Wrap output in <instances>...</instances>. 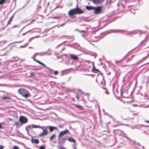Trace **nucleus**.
Listing matches in <instances>:
<instances>
[{
  "instance_id": "1",
  "label": "nucleus",
  "mask_w": 149,
  "mask_h": 149,
  "mask_svg": "<svg viewBox=\"0 0 149 149\" xmlns=\"http://www.w3.org/2000/svg\"><path fill=\"white\" fill-rule=\"evenodd\" d=\"M78 6H77V8L72 9L70 10L68 13V14L70 16H71L75 14H80L83 13L84 11L81 9L78 8Z\"/></svg>"
},
{
  "instance_id": "2",
  "label": "nucleus",
  "mask_w": 149,
  "mask_h": 149,
  "mask_svg": "<svg viewBox=\"0 0 149 149\" xmlns=\"http://www.w3.org/2000/svg\"><path fill=\"white\" fill-rule=\"evenodd\" d=\"M18 92L23 97L25 98H27L29 96H31V95L29 92L24 88L19 89Z\"/></svg>"
},
{
  "instance_id": "3",
  "label": "nucleus",
  "mask_w": 149,
  "mask_h": 149,
  "mask_svg": "<svg viewBox=\"0 0 149 149\" xmlns=\"http://www.w3.org/2000/svg\"><path fill=\"white\" fill-rule=\"evenodd\" d=\"M19 121L21 124H23L27 122L28 119L26 117L21 116L19 117Z\"/></svg>"
},
{
  "instance_id": "4",
  "label": "nucleus",
  "mask_w": 149,
  "mask_h": 149,
  "mask_svg": "<svg viewBox=\"0 0 149 149\" xmlns=\"http://www.w3.org/2000/svg\"><path fill=\"white\" fill-rule=\"evenodd\" d=\"M93 10H94V13L95 14H99L102 10L101 6L94 7Z\"/></svg>"
},
{
  "instance_id": "5",
  "label": "nucleus",
  "mask_w": 149,
  "mask_h": 149,
  "mask_svg": "<svg viewBox=\"0 0 149 149\" xmlns=\"http://www.w3.org/2000/svg\"><path fill=\"white\" fill-rule=\"evenodd\" d=\"M69 133V130H66L64 131H61L58 134V138L60 139L63 135L68 134Z\"/></svg>"
},
{
  "instance_id": "6",
  "label": "nucleus",
  "mask_w": 149,
  "mask_h": 149,
  "mask_svg": "<svg viewBox=\"0 0 149 149\" xmlns=\"http://www.w3.org/2000/svg\"><path fill=\"white\" fill-rule=\"evenodd\" d=\"M35 56H32L31 57V58H32L33 59L34 61H36V62H37V63H39V64H40V65H43L45 67H47V66L45 65L44 64V63H42V62H40V61H39L38 60H37L35 58Z\"/></svg>"
},
{
  "instance_id": "7",
  "label": "nucleus",
  "mask_w": 149,
  "mask_h": 149,
  "mask_svg": "<svg viewBox=\"0 0 149 149\" xmlns=\"http://www.w3.org/2000/svg\"><path fill=\"white\" fill-rule=\"evenodd\" d=\"M69 55L70 58L74 60H77L78 59V58L76 55L70 54H69Z\"/></svg>"
},
{
  "instance_id": "8",
  "label": "nucleus",
  "mask_w": 149,
  "mask_h": 149,
  "mask_svg": "<svg viewBox=\"0 0 149 149\" xmlns=\"http://www.w3.org/2000/svg\"><path fill=\"white\" fill-rule=\"evenodd\" d=\"M31 127L33 128H41L40 126L35 125H29L27 127V128L29 129H31Z\"/></svg>"
},
{
  "instance_id": "9",
  "label": "nucleus",
  "mask_w": 149,
  "mask_h": 149,
  "mask_svg": "<svg viewBox=\"0 0 149 149\" xmlns=\"http://www.w3.org/2000/svg\"><path fill=\"white\" fill-rule=\"evenodd\" d=\"M47 134V132L46 129H43V132L40 134V136H44Z\"/></svg>"
},
{
  "instance_id": "10",
  "label": "nucleus",
  "mask_w": 149,
  "mask_h": 149,
  "mask_svg": "<svg viewBox=\"0 0 149 149\" xmlns=\"http://www.w3.org/2000/svg\"><path fill=\"white\" fill-rule=\"evenodd\" d=\"M31 142L32 143H34L36 144H38L39 143V141L38 139H34L33 138L31 139Z\"/></svg>"
},
{
  "instance_id": "11",
  "label": "nucleus",
  "mask_w": 149,
  "mask_h": 149,
  "mask_svg": "<svg viewBox=\"0 0 149 149\" xmlns=\"http://www.w3.org/2000/svg\"><path fill=\"white\" fill-rule=\"evenodd\" d=\"M47 52H43V53H36L34 54L33 55V56H36L37 55V54H39L40 55V56H43L44 55H45L46 54V53Z\"/></svg>"
},
{
  "instance_id": "12",
  "label": "nucleus",
  "mask_w": 149,
  "mask_h": 149,
  "mask_svg": "<svg viewBox=\"0 0 149 149\" xmlns=\"http://www.w3.org/2000/svg\"><path fill=\"white\" fill-rule=\"evenodd\" d=\"M66 140L67 139L66 138H64L62 139V141L61 142L59 141L58 142L59 144H64Z\"/></svg>"
},
{
  "instance_id": "13",
  "label": "nucleus",
  "mask_w": 149,
  "mask_h": 149,
  "mask_svg": "<svg viewBox=\"0 0 149 149\" xmlns=\"http://www.w3.org/2000/svg\"><path fill=\"white\" fill-rule=\"evenodd\" d=\"M67 140L70 142H72L73 143H75L76 142L75 140L72 138H68Z\"/></svg>"
},
{
  "instance_id": "14",
  "label": "nucleus",
  "mask_w": 149,
  "mask_h": 149,
  "mask_svg": "<svg viewBox=\"0 0 149 149\" xmlns=\"http://www.w3.org/2000/svg\"><path fill=\"white\" fill-rule=\"evenodd\" d=\"M94 8V7L89 6H87L86 8L88 10H93Z\"/></svg>"
},
{
  "instance_id": "15",
  "label": "nucleus",
  "mask_w": 149,
  "mask_h": 149,
  "mask_svg": "<svg viewBox=\"0 0 149 149\" xmlns=\"http://www.w3.org/2000/svg\"><path fill=\"white\" fill-rule=\"evenodd\" d=\"M75 107L76 108H78L80 110H82L84 109L83 107L80 105H76Z\"/></svg>"
},
{
  "instance_id": "16",
  "label": "nucleus",
  "mask_w": 149,
  "mask_h": 149,
  "mask_svg": "<svg viewBox=\"0 0 149 149\" xmlns=\"http://www.w3.org/2000/svg\"><path fill=\"white\" fill-rule=\"evenodd\" d=\"M104 0H93V3L95 4H97L99 3L101 1H103Z\"/></svg>"
},
{
  "instance_id": "17",
  "label": "nucleus",
  "mask_w": 149,
  "mask_h": 149,
  "mask_svg": "<svg viewBox=\"0 0 149 149\" xmlns=\"http://www.w3.org/2000/svg\"><path fill=\"white\" fill-rule=\"evenodd\" d=\"M93 68L92 69V70L93 71H97V72H99V70L97 69H95V67L94 62H93Z\"/></svg>"
},
{
  "instance_id": "18",
  "label": "nucleus",
  "mask_w": 149,
  "mask_h": 149,
  "mask_svg": "<svg viewBox=\"0 0 149 149\" xmlns=\"http://www.w3.org/2000/svg\"><path fill=\"white\" fill-rule=\"evenodd\" d=\"M56 138V135L55 134H53L50 138V140H52L55 139Z\"/></svg>"
},
{
  "instance_id": "19",
  "label": "nucleus",
  "mask_w": 149,
  "mask_h": 149,
  "mask_svg": "<svg viewBox=\"0 0 149 149\" xmlns=\"http://www.w3.org/2000/svg\"><path fill=\"white\" fill-rule=\"evenodd\" d=\"M12 59H15L14 60H13V61H17L19 59V58L17 56H15V57H13V58H12Z\"/></svg>"
},
{
  "instance_id": "20",
  "label": "nucleus",
  "mask_w": 149,
  "mask_h": 149,
  "mask_svg": "<svg viewBox=\"0 0 149 149\" xmlns=\"http://www.w3.org/2000/svg\"><path fill=\"white\" fill-rule=\"evenodd\" d=\"M82 19L83 21L87 22H89L90 20L88 19V17H83L82 18Z\"/></svg>"
},
{
  "instance_id": "21",
  "label": "nucleus",
  "mask_w": 149,
  "mask_h": 149,
  "mask_svg": "<svg viewBox=\"0 0 149 149\" xmlns=\"http://www.w3.org/2000/svg\"><path fill=\"white\" fill-rule=\"evenodd\" d=\"M146 57V56L145 57H144L142 59H141V60H140L137 63V64H139L141 62H142L144 60H145V58Z\"/></svg>"
},
{
  "instance_id": "22",
  "label": "nucleus",
  "mask_w": 149,
  "mask_h": 149,
  "mask_svg": "<svg viewBox=\"0 0 149 149\" xmlns=\"http://www.w3.org/2000/svg\"><path fill=\"white\" fill-rule=\"evenodd\" d=\"M35 21V20H34V19L32 20L31 21V22L29 24H28L26 25V26H25L24 27H23V29H24L25 27H26V26H28V25H30V24H32V23L33 22V21Z\"/></svg>"
},
{
  "instance_id": "23",
  "label": "nucleus",
  "mask_w": 149,
  "mask_h": 149,
  "mask_svg": "<svg viewBox=\"0 0 149 149\" xmlns=\"http://www.w3.org/2000/svg\"><path fill=\"white\" fill-rule=\"evenodd\" d=\"M48 127H49V129L51 132H52L54 130L53 128H52L53 126H48Z\"/></svg>"
},
{
  "instance_id": "24",
  "label": "nucleus",
  "mask_w": 149,
  "mask_h": 149,
  "mask_svg": "<svg viewBox=\"0 0 149 149\" xmlns=\"http://www.w3.org/2000/svg\"><path fill=\"white\" fill-rule=\"evenodd\" d=\"M10 98V97L8 96H4L2 97L3 99L5 100H9Z\"/></svg>"
},
{
  "instance_id": "25",
  "label": "nucleus",
  "mask_w": 149,
  "mask_h": 149,
  "mask_svg": "<svg viewBox=\"0 0 149 149\" xmlns=\"http://www.w3.org/2000/svg\"><path fill=\"white\" fill-rule=\"evenodd\" d=\"M134 56V55L133 56H132L131 57V58H127V62H128L129 61H130L131 60H132V58H133V57Z\"/></svg>"
},
{
  "instance_id": "26",
  "label": "nucleus",
  "mask_w": 149,
  "mask_h": 149,
  "mask_svg": "<svg viewBox=\"0 0 149 149\" xmlns=\"http://www.w3.org/2000/svg\"><path fill=\"white\" fill-rule=\"evenodd\" d=\"M36 76V74L34 72H31L30 74V76L32 77H34Z\"/></svg>"
},
{
  "instance_id": "27",
  "label": "nucleus",
  "mask_w": 149,
  "mask_h": 149,
  "mask_svg": "<svg viewBox=\"0 0 149 149\" xmlns=\"http://www.w3.org/2000/svg\"><path fill=\"white\" fill-rule=\"evenodd\" d=\"M123 60H124V59H122V60H119V61H115V62L116 63H121L122 61H123Z\"/></svg>"
},
{
  "instance_id": "28",
  "label": "nucleus",
  "mask_w": 149,
  "mask_h": 149,
  "mask_svg": "<svg viewBox=\"0 0 149 149\" xmlns=\"http://www.w3.org/2000/svg\"><path fill=\"white\" fill-rule=\"evenodd\" d=\"M28 45V43H27L26 44H25V45L24 46H21L20 47V48H24L27 46V45Z\"/></svg>"
},
{
  "instance_id": "29",
  "label": "nucleus",
  "mask_w": 149,
  "mask_h": 149,
  "mask_svg": "<svg viewBox=\"0 0 149 149\" xmlns=\"http://www.w3.org/2000/svg\"><path fill=\"white\" fill-rule=\"evenodd\" d=\"M5 0H0V5L3 4Z\"/></svg>"
},
{
  "instance_id": "30",
  "label": "nucleus",
  "mask_w": 149,
  "mask_h": 149,
  "mask_svg": "<svg viewBox=\"0 0 149 149\" xmlns=\"http://www.w3.org/2000/svg\"><path fill=\"white\" fill-rule=\"evenodd\" d=\"M39 149H45V147L44 146H40Z\"/></svg>"
},
{
  "instance_id": "31",
  "label": "nucleus",
  "mask_w": 149,
  "mask_h": 149,
  "mask_svg": "<svg viewBox=\"0 0 149 149\" xmlns=\"http://www.w3.org/2000/svg\"><path fill=\"white\" fill-rule=\"evenodd\" d=\"M19 27V25H13L12 27L13 28H15V27Z\"/></svg>"
},
{
  "instance_id": "32",
  "label": "nucleus",
  "mask_w": 149,
  "mask_h": 149,
  "mask_svg": "<svg viewBox=\"0 0 149 149\" xmlns=\"http://www.w3.org/2000/svg\"><path fill=\"white\" fill-rule=\"evenodd\" d=\"M58 72L57 71H55L54 72V75H56L58 74Z\"/></svg>"
},
{
  "instance_id": "33",
  "label": "nucleus",
  "mask_w": 149,
  "mask_h": 149,
  "mask_svg": "<svg viewBox=\"0 0 149 149\" xmlns=\"http://www.w3.org/2000/svg\"><path fill=\"white\" fill-rule=\"evenodd\" d=\"M15 125L16 126H18L19 124V123L18 122H15Z\"/></svg>"
},
{
  "instance_id": "34",
  "label": "nucleus",
  "mask_w": 149,
  "mask_h": 149,
  "mask_svg": "<svg viewBox=\"0 0 149 149\" xmlns=\"http://www.w3.org/2000/svg\"><path fill=\"white\" fill-rule=\"evenodd\" d=\"M13 149H19V147L17 146H14L13 147Z\"/></svg>"
},
{
  "instance_id": "35",
  "label": "nucleus",
  "mask_w": 149,
  "mask_h": 149,
  "mask_svg": "<svg viewBox=\"0 0 149 149\" xmlns=\"http://www.w3.org/2000/svg\"><path fill=\"white\" fill-rule=\"evenodd\" d=\"M31 31L30 30H29L28 31H27V32H26L25 33H23L22 34V35L23 36H24L25 35H26V34H27V33H29V32L30 31Z\"/></svg>"
},
{
  "instance_id": "36",
  "label": "nucleus",
  "mask_w": 149,
  "mask_h": 149,
  "mask_svg": "<svg viewBox=\"0 0 149 149\" xmlns=\"http://www.w3.org/2000/svg\"><path fill=\"white\" fill-rule=\"evenodd\" d=\"M128 55H129V54L128 53H127L126 55H125L124 58H123V59H124V60L126 58H127V56H128Z\"/></svg>"
},
{
  "instance_id": "37",
  "label": "nucleus",
  "mask_w": 149,
  "mask_h": 149,
  "mask_svg": "<svg viewBox=\"0 0 149 149\" xmlns=\"http://www.w3.org/2000/svg\"><path fill=\"white\" fill-rule=\"evenodd\" d=\"M0 129H3V127L2 126L1 123H0Z\"/></svg>"
},
{
  "instance_id": "38",
  "label": "nucleus",
  "mask_w": 149,
  "mask_h": 149,
  "mask_svg": "<svg viewBox=\"0 0 149 149\" xmlns=\"http://www.w3.org/2000/svg\"><path fill=\"white\" fill-rule=\"evenodd\" d=\"M33 39V37H32V38H31L30 39H29V42H28V43H29V42H30L31 41V40L32 39Z\"/></svg>"
},
{
  "instance_id": "39",
  "label": "nucleus",
  "mask_w": 149,
  "mask_h": 149,
  "mask_svg": "<svg viewBox=\"0 0 149 149\" xmlns=\"http://www.w3.org/2000/svg\"><path fill=\"white\" fill-rule=\"evenodd\" d=\"M140 125L142 126L145 127H149V126H147V125Z\"/></svg>"
},
{
  "instance_id": "40",
  "label": "nucleus",
  "mask_w": 149,
  "mask_h": 149,
  "mask_svg": "<svg viewBox=\"0 0 149 149\" xmlns=\"http://www.w3.org/2000/svg\"><path fill=\"white\" fill-rule=\"evenodd\" d=\"M4 147V146L0 145V149H3Z\"/></svg>"
},
{
  "instance_id": "41",
  "label": "nucleus",
  "mask_w": 149,
  "mask_h": 149,
  "mask_svg": "<svg viewBox=\"0 0 149 149\" xmlns=\"http://www.w3.org/2000/svg\"><path fill=\"white\" fill-rule=\"evenodd\" d=\"M52 128H53V129H54V130L55 129H57V127H53H53H52Z\"/></svg>"
},
{
  "instance_id": "42",
  "label": "nucleus",
  "mask_w": 149,
  "mask_h": 149,
  "mask_svg": "<svg viewBox=\"0 0 149 149\" xmlns=\"http://www.w3.org/2000/svg\"><path fill=\"white\" fill-rule=\"evenodd\" d=\"M133 6V5H129L127 6V7L129 8H130L131 7Z\"/></svg>"
},
{
  "instance_id": "43",
  "label": "nucleus",
  "mask_w": 149,
  "mask_h": 149,
  "mask_svg": "<svg viewBox=\"0 0 149 149\" xmlns=\"http://www.w3.org/2000/svg\"><path fill=\"white\" fill-rule=\"evenodd\" d=\"M13 16H12V17H10L9 20L10 21H11L12 20V18H13Z\"/></svg>"
},
{
  "instance_id": "44",
  "label": "nucleus",
  "mask_w": 149,
  "mask_h": 149,
  "mask_svg": "<svg viewBox=\"0 0 149 149\" xmlns=\"http://www.w3.org/2000/svg\"><path fill=\"white\" fill-rule=\"evenodd\" d=\"M66 22H65L62 24L61 25V26H64L65 24H66Z\"/></svg>"
},
{
  "instance_id": "45",
  "label": "nucleus",
  "mask_w": 149,
  "mask_h": 149,
  "mask_svg": "<svg viewBox=\"0 0 149 149\" xmlns=\"http://www.w3.org/2000/svg\"><path fill=\"white\" fill-rule=\"evenodd\" d=\"M10 21L9 20V21L8 22V23H7V25H6V26H8V24H10Z\"/></svg>"
},
{
  "instance_id": "46",
  "label": "nucleus",
  "mask_w": 149,
  "mask_h": 149,
  "mask_svg": "<svg viewBox=\"0 0 149 149\" xmlns=\"http://www.w3.org/2000/svg\"><path fill=\"white\" fill-rule=\"evenodd\" d=\"M39 36H37L35 37H33V39L35 38H38V37H39Z\"/></svg>"
},
{
  "instance_id": "47",
  "label": "nucleus",
  "mask_w": 149,
  "mask_h": 149,
  "mask_svg": "<svg viewBox=\"0 0 149 149\" xmlns=\"http://www.w3.org/2000/svg\"><path fill=\"white\" fill-rule=\"evenodd\" d=\"M60 149H66L63 147H60Z\"/></svg>"
},
{
  "instance_id": "48",
  "label": "nucleus",
  "mask_w": 149,
  "mask_h": 149,
  "mask_svg": "<svg viewBox=\"0 0 149 149\" xmlns=\"http://www.w3.org/2000/svg\"><path fill=\"white\" fill-rule=\"evenodd\" d=\"M79 32H81V33H82V32L84 33V32H85V31H80Z\"/></svg>"
},
{
  "instance_id": "49",
  "label": "nucleus",
  "mask_w": 149,
  "mask_h": 149,
  "mask_svg": "<svg viewBox=\"0 0 149 149\" xmlns=\"http://www.w3.org/2000/svg\"><path fill=\"white\" fill-rule=\"evenodd\" d=\"M130 12L132 13H133V14H134L135 13V12H134V11L132 12V11L131 10H130Z\"/></svg>"
},
{
  "instance_id": "50",
  "label": "nucleus",
  "mask_w": 149,
  "mask_h": 149,
  "mask_svg": "<svg viewBox=\"0 0 149 149\" xmlns=\"http://www.w3.org/2000/svg\"><path fill=\"white\" fill-rule=\"evenodd\" d=\"M62 43H61V44H60V45H57V47H56V48H57L59 46H60L61 45H62Z\"/></svg>"
},
{
  "instance_id": "51",
  "label": "nucleus",
  "mask_w": 149,
  "mask_h": 149,
  "mask_svg": "<svg viewBox=\"0 0 149 149\" xmlns=\"http://www.w3.org/2000/svg\"><path fill=\"white\" fill-rule=\"evenodd\" d=\"M145 122L147 123H149V121L148 120H145Z\"/></svg>"
},
{
  "instance_id": "52",
  "label": "nucleus",
  "mask_w": 149,
  "mask_h": 149,
  "mask_svg": "<svg viewBox=\"0 0 149 149\" xmlns=\"http://www.w3.org/2000/svg\"><path fill=\"white\" fill-rule=\"evenodd\" d=\"M76 98H77V100H79V97L78 96H76Z\"/></svg>"
},
{
  "instance_id": "53",
  "label": "nucleus",
  "mask_w": 149,
  "mask_h": 149,
  "mask_svg": "<svg viewBox=\"0 0 149 149\" xmlns=\"http://www.w3.org/2000/svg\"><path fill=\"white\" fill-rule=\"evenodd\" d=\"M8 119H9L10 120V121H12V120H13V119H11V118H8Z\"/></svg>"
},
{
  "instance_id": "54",
  "label": "nucleus",
  "mask_w": 149,
  "mask_h": 149,
  "mask_svg": "<svg viewBox=\"0 0 149 149\" xmlns=\"http://www.w3.org/2000/svg\"><path fill=\"white\" fill-rule=\"evenodd\" d=\"M133 33V31H131V32H130L129 33V34H132V33Z\"/></svg>"
},
{
  "instance_id": "55",
  "label": "nucleus",
  "mask_w": 149,
  "mask_h": 149,
  "mask_svg": "<svg viewBox=\"0 0 149 149\" xmlns=\"http://www.w3.org/2000/svg\"><path fill=\"white\" fill-rule=\"evenodd\" d=\"M5 27H3V28L2 29V30H1L0 31L3 30L5 29Z\"/></svg>"
},
{
  "instance_id": "56",
  "label": "nucleus",
  "mask_w": 149,
  "mask_h": 149,
  "mask_svg": "<svg viewBox=\"0 0 149 149\" xmlns=\"http://www.w3.org/2000/svg\"><path fill=\"white\" fill-rule=\"evenodd\" d=\"M82 36L84 37V38H85V35H82Z\"/></svg>"
},
{
  "instance_id": "57",
  "label": "nucleus",
  "mask_w": 149,
  "mask_h": 149,
  "mask_svg": "<svg viewBox=\"0 0 149 149\" xmlns=\"http://www.w3.org/2000/svg\"><path fill=\"white\" fill-rule=\"evenodd\" d=\"M75 31H78L79 32H80V31L79 30L77 29H75Z\"/></svg>"
},
{
  "instance_id": "58",
  "label": "nucleus",
  "mask_w": 149,
  "mask_h": 149,
  "mask_svg": "<svg viewBox=\"0 0 149 149\" xmlns=\"http://www.w3.org/2000/svg\"><path fill=\"white\" fill-rule=\"evenodd\" d=\"M24 40L21 41H19V42H18V43H20V42H22L23 41V40Z\"/></svg>"
},
{
  "instance_id": "59",
  "label": "nucleus",
  "mask_w": 149,
  "mask_h": 149,
  "mask_svg": "<svg viewBox=\"0 0 149 149\" xmlns=\"http://www.w3.org/2000/svg\"><path fill=\"white\" fill-rule=\"evenodd\" d=\"M111 74V72H109L108 74H107L108 75H109Z\"/></svg>"
},
{
  "instance_id": "60",
  "label": "nucleus",
  "mask_w": 149,
  "mask_h": 149,
  "mask_svg": "<svg viewBox=\"0 0 149 149\" xmlns=\"http://www.w3.org/2000/svg\"><path fill=\"white\" fill-rule=\"evenodd\" d=\"M105 93H106V94H109V93H108V92H107V91H105Z\"/></svg>"
},
{
  "instance_id": "61",
  "label": "nucleus",
  "mask_w": 149,
  "mask_h": 149,
  "mask_svg": "<svg viewBox=\"0 0 149 149\" xmlns=\"http://www.w3.org/2000/svg\"><path fill=\"white\" fill-rule=\"evenodd\" d=\"M29 48H30H30H32V49H33V47H29Z\"/></svg>"
},
{
  "instance_id": "62",
  "label": "nucleus",
  "mask_w": 149,
  "mask_h": 149,
  "mask_svg": "<svg viewBox=\"0 0 149 149\" xmlns=\"http://www.w3.org/2000/svg\"><path fill=\"white\" fill-rule=\"evenodd\" d=\"M85 25H85V24H83V25H81L82 26H85Z\"/></svg>"
},
{
  "instance_id": "63",
  "label": "nucleus",
  "mask_w": 149,
  "mask_h": 149,
  "mask_svg": "<svg viewBox=\"0 0 149 149\" xmlns=\"http://www.w3.org/2000/svg\"><path fill=\"white\" fill-rule=\"evenodd\" d=\"M146 64H149V63H147Z\"/></svg>"
},
{
  "instance_id": "64",
  "label": "nucleus",
  "mask_w": 149,
  "mask_h": 149,
  "mask_svg": "<svg viewBox=\"0 0 149 149\" xmlns=\"http://www.w3.org/2000/svg\"><path fill=\"white\" fill-rule=\"evenodd\" d=\"M50 50V49H48V51H49Z\"/></svg>"
}]
</instances>
